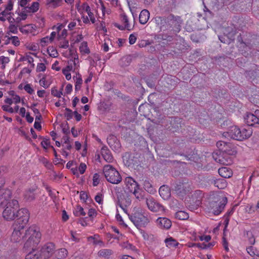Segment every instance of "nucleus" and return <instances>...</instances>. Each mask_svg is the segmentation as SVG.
<instances>
[{
	"label": "nucleus",
	"mask_w": 259,
	"mask_h": 259,
	"mask_svg": "<svg viewBox=\"0 0 259 259\" xmlns=\"http://www.w3.org/2000/svg\"><path fill=\"white\" fill-rule=\"evenodd\" d=\"M0 204L4 206L3 217L7 221H12L16 217L21 218L22 214L19 215L18 202L16 200L11 199V192L10 190H5L0 196Z\"/></svg>",
	"instance_id": "obj_1"
},
{
	"label": "nucleus",
	"mask_w": 259,
	"mask_h": 259,
	"mask_svg": "<svg viewBox=\"0 0 259 259\" xmlns=\"http://www.w3.org/2000/svg\"><path fill=\"white\" fill-rule=\"evenodd\" d=\"M19 215L22 214L21 218H18L14 225L11 240L14 242H19L22 239L25 240L24 227L27 224L29 218L28 211L26 208H22L18 212Z\"/></svg>",
	"instance_id": "obj_2"
},
{
	"label": "nucleus",
	"mask_w": 259,
	"mask_h": 259,
	"mask_svg": "<svg viewBox=\"0 0 259 259\" xmlns=\"http://www.w3.org/2000/svg\"><path fill=\"white\" fill-rule=\"evenodd\" d=\"M41 234L39 228L32 226L25 230L24 248L34 247L38 244L40 241Z\"/></svg>",
	"instance_id": "obj_3"
},
{
	"label": "nucleus",
	"mask_w": 259,
	"mask_h": 259,
	"mask_svg": "<svg viewBox=\"0 0 259 259\" xmlns=\"http://www.w3.org/2000/svg\"><path fill=\"white\" fill-rule=\"evenodd\" d=\"M103 173L107 181L113 184L119 183L122 180L118 171L112 165L108 164L104 166Z\"/></svg>",
	"instance_id": "obj_4"
},
{
	"label": "nucleus",
	"mask_w": 259,
	"mask_h": 259,
	"mask_svg": "<svg viewBox=\"0 0 259 259\" xmlns=\"http://www.w3.org/2000/svg\"><path fill=\"white\" fill-rule=\"evenodd\" d=\"M227 203V198L226 197H220L217 199V201L211 202L210 207L211 212L214 215L219 214L224 209Z\"/></svg>",
	"instance_id": "obj_5"
},
{
	"label": "nucleus",
	"mask_w": 259,
	"mask_h": 259,
	"mask_svg": "<svg viewBox=\"0 0 259 259\" xmlns=\"http://www.w3.org/2000/svg\"><path fill=\"white\" fill-rule=\"evenodd\" d=\"M130 219L137 228L145 227L149 222L146 216L139 212H135Z\"/></svg>",
	"instance_id": "obj_6"
},
{
	"label": "nucleus",
	"mask_w": 259,
	"mask_h": 259,
	"mask_svg": "<svg viewBox=\"0 0 259 259\" xmlns=\"http://www.w3.org/2000/svg\"><path fill=\"white\" fill-rule=\"evenodd\" d=\"M38 248L41 259H48L54 253L55 247L53 243L49 242L44 245L41 248Z\"/></svg>",
	"instance_id": "obj_7"
},
{
	"label": "nucleus",
	"mask_w": 259,
	"mask_h": 259,
	"mask_svg": "<svg viewBox=\"0 0 259 259\" xmlns=\"http://www.w3.org/2000/svg\"><path fill=\"white\" fill-rule=\"evenodd\" d=\"M224 33L225 36L227 37V39L224 36H219L220 40L223 43L230 44L232 40L234 39L236 29L233 26H229L224 30Z\"/></svg>",
	"instance_id": "obj_8"
},
{
	"label": "nucleus",
	"mask_w": 259,
	"mask_h": 259,
	"mask_svg": "<svg viewBox=\"0 0 259 259\" xmlns=\"http://www.w3.org/2000/svg\"><path fill=\"white\" fill-rule=\"evenodd\" d=\"M146 204L148 208L152 211L158 212L163 210V206L157 203L152 197L147 198Z\"/></svg>",
	"instance_id": "obj_9"
},
{
	"label": "nucleus",
	"mask_w": 259,
	"mask_h": 259,
	"mask_svg": "<svg viewBox=\"0 0 259 259\" xmlns=\"http://www.w3.org/2000/svg\"><path fill=\"white\" fill-rule=\"evenodd\" d=\"M240 129L236 126H232L230 127L229 131L223 134V136L227 138L239 140V138H236L237 136L239 135Z\"/></svg>",
	"instance_id": "obj_10"
},
{
	"label": "nucleus",
	"mask_w": 259,
	"mask_h": 259,
	"mask_svg": "<svg viewBox=\"0 0 259 259\" xmlns=\"http://www.w3.org/2000/svg\"><path fill=\"white\" fill-rule=\"evenodd\" d=\"M232 154H229L226 152H223L220 153L218 156V157L214 158L215 160L219 163L229 165L232 163V160L230 155Z\"/></svg>",
	"instance_id": "obj_11"
},
{
	"label": "nucleus",
	"mask_w": 259,
	"mask_h": 259,
	"mask_svg": "<svg viewBox=\"0 0 259 259\" xmlns=\"http://www.w3.org/2000/svg\"><path fill=\"white\" fill-rule=\"evenodd\" d=\"M79 68V65L78 59V58H74V59L70 60L68 62V65L64 69L68 71H73L76 73V72H78Z\"/></svg>",
	"instance_id": "obj_12"
},
{
	"label": "nucleus",
	"mask_w": 259,
	"mask_h": 259,
	"mask_svg": "<svg viewBox=\"0 0 259 259\" xmlns=\"http://www.w3.org/2000/svg\"><path fill=\"white\" fill-rule=\"evenodd\" d=\"M244 120L249 126H252L259 122L258 117L255 115V111L254 112V113H246L244 117Z\"/></svg>",
	"instance_id": "obj_13"
},
{
	"label": "nucleus",
	"mask_w": 259,
	"mask_h": 259,
	"mask_svg": "<svg viewBox=\"0 0 259 259\" xmlns=\"http://www.w3.org/2000/svg\"><path fill=\"white\" fill-rule=\"evenodd\" d=\"M217 146L222 151V152H226L229 154H234L235 152L232 150H230L231 148L230 144L225 142L220 141L217 143Z\"/></svg>",
	"instance_id": "obj_14"
},
{
	"label": "nucleus",
	"mask_w": 259,
	"mask_h": 259,
	"mask_svg": "<svg viewBox=\"0 0 259 259\" xmlns=\"http://www.w3.org/2000/svg\"><path fill=\"white\" fill-rule=\"evenodd\" d=\"M124 182L126 188L131 192L139 186L137 183L132 177H126L124 179Z\"/></svg>",
	"instance_id": "obj_15"
},
{
	"label": "nucleus",
	"mask_w": 259,
	"mask_h": 259,
	"mask_svg": "<svg viewBox=\"0 0 259 259\" xmlns=\"http://www.w3.org/2000/svg\"><path fill=\"white\" fill-rule=\"evenodd\" d=\"M37 187L36 186H33L31 188L27 190L24 194V199L27 201H32L34 200L35 198V191Z\"/></svg>",
	"instance_id": "obj_16"
},
{
	"label": "nucleus",
	"mask_w": 259,
	"mask_h": 259,
	"mask_svg": "<svg viewBox=\"0 0 259 259\" xmlns=\"http://www.w3.org/2000/svg\"><path fill=\"white\" fill-rule=\"evenodd\" d=\"M76 7L80 14H83L87 12L89 16H93L94 14L91 12V8L87 3H83L81 6L78 4L76 5Z\"/></svg>",
	"instance_id": "obj_17"
},
{
	"label": "nucleus",
	"mask_w": 259,
	"mask_h": 259,
	"mask_svg": "<svg viewBox=\"0 0 259 259\" xmlns=\"http://www.w3.org/2000/svg\"><path fill=\"white\" fill-rule=\"evenodd\" d=\"M156 223L159 227L168 229L171 226V221L166 218H159L156 220Z\"/></svg>",
	"instance_id": "obj_18"
},
{
	"label": "nucleus",
	"mask_w": 259,
	"mask_h": 259,
	"mask_svg": "<svg viewBox=\"0 0 259 259\" xmlns=\"http://www.w3.org/2000/svg\"><path fill=\"white\" fill-rule=\"evenodd\" d=\"M101 154L106 162H111L113 161V156H112L110 150L106 146H104L102 147L101 149Z\"/></svg>",
	"instance_id": "obj_19"
},
{
	"label": "nucleus",
	"mask_w": 259,
	"mask_h": 259,
	"mask_svg": "<svg viewBox=\"0 0 259 259\" xmlns=\"http://www.w3.org/2000/svg\"><path fill=\"white\" fill-rule=\"evenodd\" d=\"M160 196L164 200L168 199L171 195L170 189L167 186H162L159 189Z\"/></svg>",
	"instance_id": "obj_20"
},
{
	"label": "nucleus",
	"mask_w": 259,
	"mask_h": 259,
	"mask_svg": "<svg viewBox=\"0 0 259 259\" xmlns=\"http://www.w3.org/2000/svg\"><path fill=\"white\" fill-rule=\"evenodd\" d=\"M31 248L32 250L26 255L25 259H41L38 248L36 247Z\"/></svg>",
	"instance_id": "obj_21"
},
{
	"label": "nucleus",
	"mask_w": 259,
	"mask_h": 259,
	"mask_svg": "<svg viewBox=\"0 0 259 259\" xmlns=\"http://www.w3.org/2000/svg\"><path fill=\"white\" fill-rule=\"evenodd\" d=\"M252 134L251 130L248 127V128H242L240 130V133L239 135L236 138H239V141H242L244 139H246L250 137Z\"/></svg>",
	"instance_id": "obj_22"
},
{
	"label": "nucleus",
	"mask_w": 259,
	"mask_h": 259,
	"mask_svg": "<svg viewBox=\"0 0 259 259\" xmlns=\"http://www.w3.org/2000/svg\"><path fill=\"white\" fill-rule=\"evenodd\" d=\"M219 175L225 178H229L232 175V171L231 169L227 167H222L218 170Z\"/></svg>",
	"instance_id": "obj_23"
},
{
	"label": "nucleus",
	"mask_w": 259,
	"mask_h": 259,
	"mask_svg": "<svg viewBox=\"0 0 259 259\" xmlns=\"http://www.w3.org/2000/svg\"><path fill=\"white\" fill-rule=\"evenodd\" d=\"M68 254V251L64 248H60L55 252V256L58 259H63L65 258Z\"/></svg>",
	"instance_id": "obj_24"
},
{
	"label": "nucleus",
	"mask_w": 259,
	"mask_h": 259,
	"mask_svg": "<svg viewBox=\"0 0 259 259\" xmlns=\"http://www.w3.org/2000/svg\"><path fill=\"white\" fill-rule=\"evenodd\" d=\"M164 242L166 246L168 248L176 247L179 245V243L176 240L172 237H169L165 239Z\"/></svg>",
	"instance_id": "obj_25"
},
{
	"label": "nucleus",
	"mask_w": 259,
	"mask_h": 259,
	"mask_svg": "<svg viewBox=\"0 0 259 259\" xmlns=\"http://www.w3.org/2000/svg\"><path fill=\"white\" fill-rule=\"evenodd\" d=\"M79 50L82 55L89 54L90 53L88 43L86 41H83L80 44Z\"/></svg>",
	"instance_id": "obj_26"
},
{
	"label": "nucleus",
	"mask_w": 259,
	"mask_h": 259,
	"mask_svg": "<svg viewBox=\"0 0 259 259\" xmlns=\"http://www.w3.org/2000/svg\"><path fill=\"white\" fill-rule=\"evenodd\" d=\"M113 253V251L109 249H103L99 251L98 256L104 258H108Z\"/></svg>",
	"instance_id": "obj_27"
},
{
	"label": "nucleus",
	"mask_w": 259,
	"mask_h": 259,
	"mask_svg": "<svg viewBox=\"0 0 259 259\" xmlns=\"http://www.w3.org/2000/svg\"><path fill=\"white\" fill-rule=\"evenodd\" d=\"M214 185L220 189H223L226 187L227 183L224 179H218L214 181Z\"/></svg>",
	"instance_id": "obj_28"
},
{
	"label": "nucleus",
	"mask_w": 259,
	"mask_h": 259,
	"mask_svg": "<svg viewBox=\"0 0 259 259\" xmlns=\"http://www.w3.org/2000/svg\"><path fill=\"white\" fill-rule=\"evenodd\" d=\"M124 25H120L117 23H115L114 25L115 27L118 28L120 30H124L126 29L127 30H131L132 29L131 25L128 23V20L127 19V17H125L124 19Z\"/></svg>",
	"instance_id": "obj_29"
},
{
	"label": "nucleus",
	"mask_w": 259,
	"mask_h": 259,
	"mask_svg": "<svg viewBox=\"0 0 259 259\" xmlns=\"http://www.w3.org/2000/svg\"><path fill=\"white\" fill-rule=\"evenodd\" d=\"M5 38H7L6 39V41H7L6 44L8 43V41L10 39L12 40V43L15 46H18L20 45V41L17 36H9V33L8 34V35H6L5 36Z\"/></svg>",
	"instance_id": "obj_30"
},
{
	"label": "nucleus",
	"mask_w": 259,
	"mask_h": 259,
	"mask_svg": "<svg viewBox=\"0 0 259 259\" xmlns=\"http://www.w3.org/2000/svg\"><path fill=\"white\" fill-rule=\"evenodd\" d=\"M39 3L37 2H34L30 7H25L26 11L28 12H35L39 9Z\"/></svg>",
	"instance_id": "obj_31"
},
{
	"label": "nucleus",
	"mask_w": 259,
	"mask_h": 259,
	"mask_svg": "<svg viewBox=\"0 0 259 259\" xmlns=\"http://www.w3.org/2000/svg\"><path fill=\"white\" fill-rule=\"evenodd\" d=\"M175 217L181 220H185L189 218V214L184 211H177L175 214Z\"/></svg>",
	"instance_id": "obj_32"
},
{
	"label": "nucleus",
	"mask_w": 259,
	"mask_h": 259,
	"mask_svg": "<svg viewBox=\"0 0 259 259\" xmlns=\"http://www.w3.org/2000/svg\"><path fill=\"white\" fill-rule=\"evenodd\" d=\"M144 188L146 191L150 193H154L155 192V190L153 188L152 185L148 181H145L144 183Z\"/></svg>",
	"instance_id": "obj_33"
},
{
	"label": "nucleus",
	"mask_w": 259,
	"mask_h": 259,
	"mask_svg": "<svg viewBox=\"0 0 259 259\" xmlns=\"http://www.w3.org/2000/svg\"><path fill=\"white\" fill-rule=\"evenodd\" d=\"M73 213L75 215L79 217L80 215L84 216L86 214V213L84 211L83 208L77 205L75 208V210L73 211Z\"/></svg>",
	"instance_id": "obj_34"
},
{
	"label": "nucleus",
	"mask_w": 259,
	"mask_h": 259,
	"mask_svg": "<svg viewBox=\"0 0 259 259\" xmlns=\"http://www.w3.org/2000/svg\"><path fill=\"white\" fill-rule=\"evenodd\" d=\"M61 2V0H50V1L48 2L47 5L49 7L55 8L59 5Z\"/></svg>",
	"instance_id": "obj_35"
},
{
	"label": "nucleus",
	"mask_w": 259,
	"mask_h": 259,
	"mask_svg": "<svg viewBox=\"0 0 259 259\" xmlns=\"http://www.w3.org/2000/svg\"><path fill=\"white\" fill-rule=\"evenodd\" d=\"M73 78L75 84H82V79L81 75L78 72H76V75L74 76Z\"/></svg>",
	"instance_id": "obj_36"
},
{
	"label": "nucleus",
	"mask_w": 259,
	"mask_h": 259,
	"mask_svg": "<svg viewBox=\"0 0 259 259\" xmlns=\"http://www.w3.org/2000/svg\"><path fill=\"white\" fill-rule=\"evenodd\" d=\"M131 192L134 194L136 198L138 199L142 198L143 195L141 192V190L139 186L137 188H136L135 190H134L133 191H132Z\"/></svg>",
	"instance_id": "obj_37"
},
{
	"label": "nucleus",
	"mask_w": 259,
	"mask_h": 259,
	"mask_svg": "<svg viewBox=\"0 0 259 259\" xmlns=\"http://www.w3.org/2000/svg\"><path fill=\"white\" fill-rule=\"evenodd\" d=\"M52 41H53L50 38L49 36H46L41 39L40 44L41 46L45 47Z\"/></svg>",
	"instance_id": "obj_38"
},
{
	"label": "nucleus",
	"mask_w": 259,
	"mask_h": 259,
	"mask_svg": "<svg viewBox=\"0 0 259 259\" xmlns=\"http://www.w3.org/2000/svg\"><path fill=\"white\" fill-rule=\"evenodd\" d=\"M61 90H62V89H61ZM51 94L54 97L58 98H60L63 95L62 91H58L56 88L52 89Z\"/></svg>",
	"instance_id": "obj_39"
},
{
	"label": "nucleus",
	"mask_w": 259,
	"mask_h": 259,
	"mask_svg": "<svg viewBox=\"0 0 259 259\" xmlns=\"http://www.w3.org/2000/svg\"><path fill=\"white\" fill-rule=\"evenodd\" d=\"M77 168L79 175H82L84 173L87 169V165L84 163L81 162Z\"/></svg>",
	"instance_id": "obj_40"
},
{
	"label": "nucleus",
	"mask_w": 259,
	"mask_h": 259,
	"mask_svg": "<svg viewBox=\"0 0 259 259\" xmlns=\"http://www.w3.org/2000/svg\"><path fill=\"white\" fill-rule=\"evenodd\" d=\"M46 70V66L43 63H38L37 65L36 71L37 72H44Z\"/></svg>",
	"instance_id": "obj_41"
},
{
	"label": "nucleus",
	"mask_w": 259,
	"mask_h": 259,
	"mask_svg": "<svg viewBox=\"0 0 259 259\" xmlns=\"http://www.w3.org/2000/svg\"><path fill=\"white\" fill-rule=\"evenodd\" d=\"M100 182V175L96 173L93 176V184L94 186H97Z\"/></svg>",
	"instance_id": "obj_42"
},
{
	"label": "nucleus",
	"mask_w": 259,
	"mask_h": 259,
	"mask_svg": "<svg viewBox=\"0 0 259 259\" xmlns=\"http://www.w3.org/2000/svg\"><path fill=\"white\" fill-rule=\"evenodd\" d=\"M96 235H95L94 237H90L89 238V240H93V243L96 245H100L101 246H103L104 243L103 242L100 240H97L96 239Z\"/></svg>",
	"instance_id": "obj_43"
},
{
	"label": "nucleus",
	"mask_w": 259,
	"mask_h": 259,
	"mask_svg": "<svg viewBox=\"0 0 259 259\" xmlns=\"http://www.w3.org/2000/svg\"><path fill=\"white\" fill-rule=\"evenodd\" d=\"M23 60L27 61L29 64H31V67L33 68L34 67V59L31 56L27 55L23 58Z\"/></svg>",
	"instance_id": "obj_44"
},
{
	"label": "nucleus",
	"mask_w": 259,
	"mask_h": 259,
	"mask_svg": "<svg viewBox=\"0 0 259 259\" xmlns=\"http://www.w3.org/2000/svg\"><path fill=\"white\" fill-rule=\"evenodd\" d=\"M12 8H13L12 4L11 3H9L7 5V7L6 8V10L0 13V15H2L3 16H4L6 14H10V13H9V12L10 11H11L12 9Z\"/></svg>",
	"instance_id": "obj_45"
},
{
	"label": "nucleus",
	"mask_w": 259,
	"mask_h": 259,
	"mask_svg": "<svg viewBox=\"0 0 259 259\" xmlns=\"http://www.w3.org/2000/svg\"><path fill=\"white\" fill-rule=\"evenodd\" d=\"M24 90L29 94H33L34 92V90L31 87V84H26L24 87Z\"/></svg>",
	"instance_id": "obj_46"
},
{
	"label": "nucleus",
	"mask_w": 259,
	"mask_h": 259,
	"mask_svg": "<svg viewBox=\"0 0 259 259\" xmlns=\"http://www.w3.org/2000/svg\"><path fill=\"white\" fill-rule=\"evenodd\" d=\"M48 52L49 55L53 57H56L58 55L57 51L53 48H49L48 49Z\"/></svg>",
	"instance_id": "obj_47"
},
{
	"label": "nucleus",
	"mask_w": 259,
	"mask_h": 259,
	"mask_svg": "<svg viewBox=\"0 0 259 259\" xmlns=\"http://www.w3.org/2000/svg\"><path fill=\"white\" fill-rule=\"evenodd\" d=\"M136 18L139 19V22L141 24H145L148 21L149 17H134V21L136 20Z\"/></svg>",
	"instance_id": "obj_48"
},
{
	"label": "nucleus",
	"mask_w": 259,
	"mask_h": 259,
	"mask_svg": "<svg viewBox=\"0 0 259 259\" xmlns=\"http://www.w3.org/2000/svg\"><path fill=\"white\" fill-rule=\"evenodd\" d=\"M73 112L69 109H66V112L65 113V116L66 117L67 120H69L72 118L73 116Z\"/></svg>",
	"instance_id": "obj_49"
},
{
	"label": "nucleus",
	"mask_w": 259,
	"mask_h": 259,
	"mask_svg": "<svg viewBox=\"0 0 259 259\" xmlns=\"http://www.w3.org/2000/svg\"><path fill=\"white\" fill-rule=\"evenodd\" d=\"M256 74V72L254 71H250L246 73V76L248 77L249 79H252L253 80L255 77V74Z\"/></svg>",
	"instance_id": "obj_50"
},
{
	"label": "nucleus",
	"mask_w": 259,
	"mask_h": 259,
	"mask_svg": "<svg viewBox=\"0 0 259 259\" xmlns=\"http://www.w3.org/2000/svg\"><path fill=\"white\" fill-rule=\"evenodd\" d=\"M97 215V212L95 209L91 208L89 210L88 215L91 218L93 219Z\"/></svg>",
	"instance_id": "obj_51"
},
{
	"label": "nucleus",
	"mask_w": 259,
	"mask_h": 259,
	"mask_svg": "<svg viewBox=\"0 0 259 259\" xmlns=\"http://www.w3.org/2000/svg\"><path fill=\"white\" fill-rule=\"evenodd\" d=\"M59 46L61 48L67 49L69 47V42L68 40H64L60 42Z\"/></svg>",
	"instance_id": "obj_52"
},
{
	"label": "nucleus",
	"mask_w": 259,
	"mask_h": 259,
	"mask_svg": "<svg viewBox=\"0 0 259 259\" xmlns=\"http://www.w3.org/2000/svg\"><path fill=\"white\" fill-rule=\"evenodd\" d=\"M95 199L99 204H102L103 202V195L100 193H98L95 197Z\"/></svg>",
	"instance_id": "obj_53"
},
{
	"label": "nucleus",
	"mask_w": 259,
	"mask_h": 259,
	"mask_svg": "<svg viewBox=\"0 0 259 259\" xmlns=\"http://www.w3.org/2000/svg\"><path fill=\"white\" fill-rule=\"evenodd\" d=\"M62 72L63 74L65 76L66 79L68 80H69L71 78V75L70 73V71H67L65 69H62Z\"/></svg>",
	"instance_id": "obj_54"
},
{
	"label": "nucleus",
	"mask_w": 259,
	"mask_h": 259,
	"mask_svg": "<svg viewBox=\"0 0 259 259\" xmlns=\"http://www.w3.org/2000/svg\"><path fill=\"white\" fill-rule=\"evenodd\" d=\"M2 109L4 111H7V112H10V113H13V112H14V110L13 109V108L12 107H10L9 105H3L2 106Z\"/></svg>",
	"instance_id": "obj_55"
},
{
	"label": "nucleus",
	"mask_w": 259,
	"mask_h": 259,
	"mask_svg": "<svg viewBox=\"0 0 259 259\" xmlns=\"http://www.w3.org/2000/svg\"><path fill=\"white\" fill-rule=\"evenodd\" d=\"M129 43L131 45L134 44L137 40V37L135 35L131 34L129 36Z\"/></svg>",
	"instance_id": "obj_56"
},
{
	"label": "nucleus",
	"mask_w": 259,
	"mask_h": 259,
	"mask_svg": "<svg viewBox=\"0 0 259 259\" xmlns=\"http://www.w3.org/2000/svg\"><path fill=\"white\" fill-rule=\"evenodd\" d=\"M39 84L45 89H47L49 87V84L46 82V80L44 77L39 80Z\"/></svg>",
	"instance_id": "obj_57"
},
{
	"label": "nucleus",
	"mask_w": 259,
	"mask_h": 259,
	"mask_svg": "<svg viewBox=\"0 0 259 259\" xmlns=\"http://www.w3.org/2000/svg\"><path fill=\"white\" fill-rule=\"evenodd\" d=\"M199 237L201 241H204L206 242H209L211 239V237L209 235L200 236Z\"/></svg>",
	"instance_id": "obj_58"
},
{
	"label": "nucleus",
	"mask_w": 259,
	"mask_h": 259,
	"mask_svg": "<svg viewBox=\"0 0 259 259\" xmlns=\"http://www.w3.org/2000/svg\"><path fill=\"white\" fill-rule=\"evenodd\" d=\"M10 61L9 58L5 56L0 57V62L2 64H6L9 63Z\"/></svg>",
	"instance_id": "obj_59"
},
{
	"label": "nucleus",
	"mask_w": 259,
	"mask_h": 259,
	"mask_svg": "<svg viewBox=\"0 0 259 259\" xmlns=\"http://www.w3.org/2000/svg\"><path fill=\"white\" fill-rule=\"evenodd\" d=\"M131 201L130 200V198H127V200H125V203L124 204V203L121 201L120 202V207L124 210L125 211V209L124 208H123V205H124L125 206H127V205H129L130 204H131Z\"/></svg>",
	"instance_id": "obj_60"
},
{
	"label": "nucleus",
	"mask_w": 259,
	"mask_h": 259,
	"mask_svg": "<svg viewBox=\"0 0 259 259\" xmlns=\"http://www.w3.org/2000/svg\"><path fill=\"white\" fill-rule=\"evenodd\" d=\"M80 198L83 201L85 202L88 199V195L86 192L84 191H81L80 193Z\"/></svg>",
	"instance_id": "obj_61"
},
{
	"label": "nucleus",
	"mask_w": 259,
	"mask_h": 259,
	"mask_svg": "<svg viewBox=\"0 0 259 259\" xmlns=\"http://www.w3.org/2000/svg\"><path fill=\"white\" fill-rule=\"evenodd\" d=\"M52 68L53 70L56 71H59L60 70V67L59 66V62L56 61L53 64L52 66Z\"/></svg>",
	"instance_id": "obj_62"
},
{
	"label": "nucleus",
	"mask_w": 259,
	"mask_h": 259,
	"mask_svg": "<svg viewBox=\"0 0 259 259\" xmlns=\"http://www.w3.org/2000/svg\"><path fill=\"white\" fill-rule=\"evenodd\" d=\"M139 16H150V12L146 9L143 10L140 12Z\"/></svg>",
	"instance_id": "obj_63"
},
{
	"label": "nucleus",
	"mask_w": 259,
	"mask_h": 259,
	"mask_svg": "<svg viewBox=\"0 0 259 259\" xmlns=\"http://www.w3.org/2000/svg\"><path fill=\"white\" fill-rule=\"evenodd\" d=\"M68 219H69V216L67 214L66 211L65 210H63L62 214V221L64 222H66V221H67L68 220Z\"/></svg>",
	"instance_id": "obj_64"
}]
</instances>
